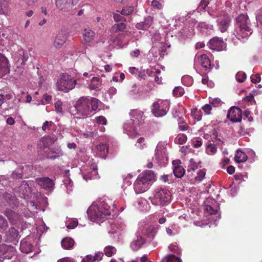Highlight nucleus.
<instances>
[{
    "label": "nucleus",
    "mask_w": 262,
    "mask_h": 262,
    "mask_svg": "<svg viewBox=\"0 0 262 262\" xmlns=\"http://www.w3.org/2000/svg\"><path fill=\"white\" fill-rule=\"evenodd\" d=\"M116 205L112 199L103 196L90 206L87 211L88 217L91 221L100 224L114 211Z\"/></svg>",
    "instance_id": "nucleus-1"
},
{
    "label": "nucleus",
    "mask_w": 262,
    "mask_h": 262,
    "mask_svg": "<svg viewBox=\"0 0 262 262\" xmlns=\"http://www.w3.org/2000/svg\"><path fill=\"white\" fill-rule=\"evenodd\" d=\"M100 102L95 98L82 97L77 102L75 106L76 113L74 115L77 118H85L91 113L97 110Z\"/></svg>",
    "instance_id": "nucleus-2"
},
{
    "label": "nucleus",
    "mask_w": 262,
    "mask_h": 262,
    "mask_svg": "<svg viewBox=\"0 0 262 262\" xmlns=\"http://www.w3.org/2000/svg\"><path fill=\"white\" fill-rule=\"evenodd\" d=\"M158 229L154 226L140 227L136 233L135 238L130 243V248L134 251L140 249L146 242L150 241L155 236Z\"/></svg>",
    "instance_id": "nucleus-3"
},
{
    "label": "nucleus",
    "mask_w": 262,
    "mask_h": 262,
    "mask_svg": "<svg viewBox=\"0 0 262 262\" xmlns=\"http://www.w3.org/2000/svg\"><path fill=\"white\" fill-rule=\"evenodd\" d=\"M252 33L247 14H242L236 18L234 35L237 39L244 42Z\"/></svg>",
    "instance_id": "nucleus-4"
},
{
    "label": "nucleus",
    "mask_w": 262,
    "mask_h": 262,
    "mask_svg": "<svg viewBox=\"0 0 262 262\" xmlns=\"http://www.w3.org/2000/svg\"><path fill=\"white\" fill-rule=\"evenodd\" d=\"M156 181V176L152 170H146L140 174L134 184L136 193L139 194L147 191Z\"/></svg>",
    "instance_id": "nucleus-5"
},
{
    "label": "nucleus",
    "mask_w": 262,
    "mask_h": 262,
    "mask_svg": "<svg viewBox=\"0 0 262 262\" xmlns=\"http://www.w3.org/2000/svg\"><path fill=\"white\" fill-rule=\"evenodd\" d=\"M171 198V194L169 190L166 187L158 186L153 190L148 200L154 205L164 206L170 202Z\"/></svg>",
    "instance_id": "nucleus-6"
},
{
    "label": "nucleus",
    "mask_w": 262,
    "mask_h": 262,
    "mask_svg": "<svg viewBox=\"0 0 262 262\" xmlns=\"http://www.w3.org/2000/svg\"><path fill=\"white\" fill-rule=\"evenodd\" d=\"M194 68L201 76L206 75L212 69L210 60L206 54L195 56Z\"/></svg>",
    "instance_id": "nucleus-7"
},
{
    "label": "nucleus",
    "mask_w": 262,
    "mask_h": 262,
    "mask_svg": "<svg viewBox=\"0 0 262 262\" xmlns=\"http://www.w3.org/2000/svg\"><path fill=\"white\" fill-rule=\"evenodd\" d=\"M76 84V81L71 75L63 73L56 84L58 90L67 93L73 90Z\"/></svg>",
    "instance_id": "nucleus-8"
},
{
    "label": "nucleus",
    "mask_w": 262,
    "mask_h": 262,
    "mask_svg": "<svg viewBox=\"0 0 262 262\" xmlns=\"http://www.w3.org/2000/svg\"><path fill=\"white\" fill-rule=\"evenodd\" d=\"M170 106V102L167 100H159L152 105L151 112L156 117L165 116Z\"/></svg>",
    "instance_id": "nucleus-9"
},
{
    "label": "nucleus",
    "mask_w": 262,
    "mask_h": 262,
    "mask_svg": "<svg viewBox=\"0 0 262 262\" xmlns=\"http://www.w3.org/2000/svg\"><path fill=\"white\" fill-rule=\"evenodd\" d=\"M108 232L114 238H118L126 227V225L121 220L108 221Z\"/></svg>",
    "instance_id": "nucleus-10"
},
{
    "label": "nucleus",
    "mask_w": 262,
    "mask_h": 262,
    "mask_svg": "<svg viewBox=\"0 0 262 262\" xmlns=\"http://www.w3.org/2000/svg\"><path fill=\"white\" fill-rule=\"evenodd\" d=\"M166 146V145L164 143H159L155 150L156 160L157 163L161 166L165 165L168 161Z\"/></svg>",
    "instance_id": "nucleus-11"
},
{
    "label": "nucleus",
    "mask_w": 262,
    "mask_h": 262,
    "mask_svg": "<svg viewBox=\"0 0 262 262\" xmlns=\"http://www.w3.org/2000/svg\"><path fill=\"white\" fill-rule=\"evenodd\" d=\"M124 132L129 137L134 138L139 133L140 127L135 124L133 120H128L123 124Z\"/></svg>",
    "instance_id": "nucleus-12"
},
{
    "label": "nucleus",
    "mask_w": 262,
    "mask_h": 262,
    "mask_svg": "<svg viewBox=\"0 0 262 262\" xmlns=\"http://www.w3.org/2000/svg\"><path fill=\"white\" fill-rule=\"evenodd\" d=\"M32 182L23 181L19 187L18 191L24 199L31 198L32 195H35V193H32Z\"/></svg>",
    "instance_id": "nucleus-13"
},
{
    "label": "nucleus",
    "mask_w": 262,
    "mask_h": 262,
    "mask_svg": "<svg viewBox=\"0 0 262 262\" xmlns=\"http://www.w3.org/2000/svg\"><path fill=\"white\" fill-rule=\"evenodd\" d=\"M204 209L210 214H217L219 210V204L212 198H208L204 202Z\"/></svg>",
    "instance_id": "nucleus-14"
},
{
    "label": "nucleus",
    "mask_w": 262,
    "mask_h": 262,
    "mask_svg": "<svg viewBox=\"0 0 262 262\" xmlns=\"http://www.w3.org/2000/svg\"><path fill=\"white\" fill-rule=\"evenodd\" d=\"M130 119L137 125L140 127V125L144 122L145 116L142 111L138 109H133L130 110L129 113Z\"/></svg>",
    "instance_id": "nucleus-15"
},
{
    "label": "nucleus",
    "mask_w": 262,
    "mask_h": 262,
    "mask_svg": "<svg viewBox=\"0 0 262 262\" xmlns=\"http://www.w3.org/2000/svg\"><path fill=\"white\" fill-rule=\"evenodd\" d=\"M231 19L227 14L220 17L216 20L219 30L222 33L226 32L231 24Z\"/></svg>",
    "instance_id": "nucleus-16"
},
{
    "label": "nucleus",
    "mask_w": 262,
    "mask_h": 262,
    "mask_svg": "<svg viewBox=\"0 0 262 262\" xmlns=\"http://www.w3.org/2000/svg\"><path fill=\"white\" fill-rule=\"evenodd\" d=\"M209 47L213 50L217 51H222L226 48V43L224 42L222 38L215 37L211 39L208 43Z\"/></svg>",
    "instance_id": "nucleus-17"
},
{
    "label": "nucleus",
    "mask_w": 262,
    "mask_h": 262,
    "mask_svg": "<svg viewBox=\"0 0 262 262\" xmlns=\"http://www.w3.org/2000/svg\"><path fill=\"white\" fill-rule=\"evenodd\" d=\"M36 183L42 188L51 191L53 189L54 183L53 181L49 177H41L35 179Z\"/></svg>",
    "instance_id": "nucleus-18"
},
{
    "label": "nucleus",
    "mask_w": 262,
    "mask_h": 262,
    "mask_svg": "<svg viewBox=\"0 0 262 262\" xmlns=\"http://www.w3.org/2000/svg\"><path fill=\"white\" fill-rule=\"evenodd\" d=\"M227 118L232 122H240L242 118L241 110L235 107H231L228 111Z\"/></svg>",
    "instance_id": "nucleus-19"
},
{
    "label": "nucleus",
    "mask_w": 262,
    "mask_h": 262,
    "mask_svg": "<svg viewBox=\"0 0 262 262\" xmlns=\"http://www.w3.org/2000/svg\"><path fill=\"white\" fill-rule=\"evenodd\" d=\"M15 253V249L13 247L3 246L0 247V258L11 259Z\"/></svg>",
    "instance_id": "nucleus-20"
},
{
    "label": "nucleus",
    "mask_w": 262,
    "mask_h": 262,
    "mask_svg": "<svg viewBox=\"0 0 262 262\" xmlns=\"http://www.w3.org/2000/svg\"><path fill=\"white\" fill-rule=\"evenodd\" d=\"M19 236L18 231L14 227L10 228L6 232L5 238L6 242H17Z\"/></svg>",
    "instance_id": "nucleus-21"
},
{
    "label": "nucleus",
    "mask_w": 262,
    "mask_h": 262,
    "mask_svg": "<svg viewBox=\"0 0 262 262\" xmlns=\"http://www.w3.org/2000/svg\"><path fill=\"white\" fill-rule=\"evenodd\" d=\"M57 7L64 11H70L74 5L73 0H56Z\"/></svg>",
    "instance_id": "nucleus-22"
},
{
    "label": "nucleus",
    "mask_w": 262,
    "mask_h": 262,
    "mask_svg": "<svg viewBox=\"0 0 262 262\" xmlns=\"http://www.w3.org/2000/svg\"><path fill=\"white\" fill-rule=\"evenodd\" d=\"M67 35L64 31L61 30L56 35L53 41V46L56 48H61L67 40Z\"/></svg>",
    "instance_id": "nucleus-23"
},
{
    "label": "nucleus",
    "mask_w": 262,
    "mask_h": 262,
    "mask_svg": "<svg viewBox=\"0 0 262 262\" xmlns=\"http://www.w3.org/2000/svg\"><path fill=\"white\" fill-rule=\"evenodd\" d=\"M5 215L10 222L13 224H18L19 222H21L20 215L11 209H7L5 211Z\"/></svg>",
    "instance_id": "nucleus-24"
},
{
    "label": "nucleus",
    "mask_w": 262,
    "mask_h": 262,
    "mask_svg": "<svg viewBox=\"0 0 262 262\" xmlns=\"http://www.w3.org/2000/svg\"><path fill=\"white\" fill-rule=\"evenodd\" d=\"M193 34L194 30L192 28L185 27L178 32L177 36L183 40L192 36Z\"/></svg>",
    "instance_id": "nucleus-25"
},
{
    "label": "nucleus",
    "mask_w": 262,
    "mask_h": 262,
    "mask_svg": "<svg viewBox=\"0 0 262 262\" xmlns=\"http://www.w3.org/2000/svg\"><path fill=\"white\" fill-rule=\"evenodd\" d=\"M3 198L6 202L12 207H15L18 206V202L16 196L11 193L5 192L3 194Z\"/></svg>",
    "instance_id": "nucleus-26"
},
{
    "label": "nucleus",
    "mask_w": 262,
    "mask_h": 262,
    "mask_svg": "<svg viewBox=\"0 0 262 262\" xmlns=\"http://www.w3.org/2000/svg\"><path fill=\"white\" fill-rule=\"evenodd\" d=\"M13 45V41L5 33H3L0 36V51H4L7 49L8 47L11 46Z\"/></svg>",
    "instance_id": "nucleus-27"
},
{
    "label": "nucleus",
    "mask_w": 262,
    "mask_h": 262,
    "mask_svg": "<svg viewBox=\"0 0 262 262\" xmlns=\"http://www.w3.org/2000/svg\"><path fill=\"white\" fill-rule=\"evenodd\" d=\"M95 33L90 29H84L83 32V39L84 43L89 44L94 39Z\"/></svg>",
    "instance_id": "nucleus-28"
},
{
    "label": "nucleus",
    "mask_w": 262,
    "mask_h": 262,
    "mask_svg": "<svg viewBox=\"0 0 262 262\" xmlns=\"http://www.w3.org/2000/svg\"><path fill=\"white\" fill-rule=\"evenodd\" d=\"M152 23V18L150 16H147L144 18L143 21L139 23L136 25L137 29L139 30H146Z\"/></svg>",
    "instance_id": "nucleus-29"
},
{
    "label": "nucleus",
    "mask_w": 262,
    "mask_h": 262,
    "mask_svg": "<svg viewBox=\"0 0 262 262\" xmlns=\"http://www.w3.org/2000/svg\"><path fill=\"white\" fill-rule=\"evenodd\" d=\"M163 54L159 50V47L154 45L149 51L148 56L151 60L156 61L158 57H162Z\"/></svg>",
    "instance_id": "nucleus-30"
},
{
    "label": "nucleus",
    "mask_w": 262,
    "mask_h": 262,
    "mask_svg": "<svg viewBox=\"0 0 262 262\" xmlns=\"http://www.w3.org/2000/svg\"><path fill=\"white\" fill-rule=\"evenodd\" d=\"M20 249L23 253H29L32 250V245L30 242L23 239L20 242Z\"/></svg>",
    "instance_id": "nucleus-31"
},
{
    "label": "nucleus",
    "mask_w": 262,
    "mask_h": 262,
    "mask_svg": "<svg viewBox=\"0 0 262 262\" xmlns=\"http://www.w3.org/2000/svg\"><path fill=\"white\" fill-rule=\"evenodd\" d=\"M24 168L28 169L30 168V166L28 165L25 166V167L23 166H19L16 170L14 171L12 174L11 177L12 179H20L23 177L24 172H23V170Z\"/></svg>",
    "instance_id": "nucleus-32"
},
{
    "label": "nucleus",
    "mask_w": 262,
    "mask_h": 262,
    "mask_svg": "<svg viewBox=\"0 0 262 262\" xmlns=\"http://www.w3.org/2000/svg\"><path fill=\"white\" fill-rule=\"evenodd\" d=\"M10 0H0V15H6L9 10Z\"/></svg>",
    "instance_id": "nucleus-33"
},
{
    "label": "nucleus",
    "mask_w": 262,
    "mask_h": 262,
    "mask_svg": "<svg viewBox=\"0 0 262 262\" xmlns=\"http://www.w3.org/2000/svg\"><path fill=\"white\" fill-rule=\"evenodd\" d=\"M90 169H91L90 173L89 172L88 174H83V178L86 181L96 178L97 173V166L95 165H91Z\"/></svg>",
    "instance_id": "nucleus-34"
},
{
    "label": "nucleus",
    "mask_w": 262,
    "mask_h": 262,
    "mask_svg": "<svg viewBox=\"0 0 262 262\" xmlns=\"http://www.w3.org/2000/svg\"><path fill=\"white\" fill-rule=\"evenodd\" d=\"M141 90L136 84H134L131 90L129 92V95L134 99L138 98L141 95Z\"/></svg>",
    "instance_id": "nucleus-35"
},
{
    "label": "nucleus",
    "mask_w": 262,
    "mask_h": 262,
    "mask_svg": "<svg viewBox=\"0 0 262 262\" xmlns=\"http://www.w3.org/2000/svg\"><path fill=\"white\" fill-rule=\"evenodd\" d=\"M234 159L237 163L244 162L247 160V156L244 152L238 149L236 151Z\"/></svg>",
    "instance_id": "nucleus-36"
},
{
    "label": "nucleus",
    "mask_w": 262,
    "mask_h": 262,
    "mask_svg": "<svg viewBox=\"0 0 262 262\" xmlns=\"http://www.w3.org/2000/svg\"><path fill=\"white\" fill-rule=\"evenodd\" d=\"M18 60L22 64H24L25 62L28 59V53L22 49H19L18 50Z\"/></svg>",
    "instance_id": "nucleus-37"
},
{
    "label": "nucleus",
    "mask_w": 262,
    "mask_h": 262,
    "mask_svg": "<svg viewBox=\"0 0 262 262\" xmlns=\"http://www.w3.org/2000/svg\"><path fill=\"white\" fill-rule=\"evenodd\" d=\"M62 247L65 249H69L72 248L74 244V240L70 237H66L62 239L61 242Z\"/></svg>",
    "instance_id": "nucleus-38"
},
{
    "label": "nucleus",
    "mask_w": 262,
    "mask_h": 262,
    "mask_svg": "<svg viewBox=\"0 0 262 262\" xmlns=\"http://www.w3.org/2000/svg\"><path fill=\"white\" fill-rule=\"evenodd\" d=\"M96 149L101 156H105L108 152V146L106 144L101 143L96 146Z\"/></svg>",
    "instance_id": "nucleus-39"
},
{
    "label": "nucleus",
    "mask_w": 262,
    "mask_h": 262,
    "mask_svg": "<svg viewBox=\"0 0 262 262\" xmlns=\"http://www.w3.org/2000/svg\"><path fill=\"white\" fill-rule=\"evenodd\" d=\"M116 248L112 246H107L104 249V253L107 257H111L116 253Z\"/></svg>",
    "instance_id": "nucleus-40"
},
{
    "label": "nucleus",
    "mask_w": 262,
    "mask_h": 262,
    "mask_svg": "<svg viewBox=\"0 0 262 262\" xmlns=\"http://www.w3.org/2000/svg\"><path fill=\"white\" fill-rule=\"evenodd\" d=\"M64 185L67 188V192L70 193L72 191L73 182L69 177H65L64 179Z\"/></svg>",
    "instance_id": "nucleus-41"
},
{
    "label": "nucleus",
    "mask_w": 262,
    "mask_h": 262,
    "mask_svg": "<svg viewBox=\"0 0 262 262\" xmlns=\"http://www.w3.org/2000/svg\"><path fill=\"white\" fill-rule=\"evenodd\" d=\"M8 60L3 54L0 53V69L5 71L8 68Z\"/></svg>",
    "instance_id": "nucleus-42"
},
{
    "label": "nucleus",
    "mask_w": 262,
    "mask_h": 262,
    "mask_svg": "<svg viewBox=\"0 0 262 262\" xmlns=\"http://www.w3.org/2000/svg\"><path fill=\"white\" fill-rule=\"evenodd\" d=\"M198 27L200 29V31L203 33L205 32V30L210 32V31L213 30V25L207 24L204 22L200 23L198 24Z\"/></svg>",
    "instance_id": "nucleus-43"
},
{
    "label": "nucleus",
    "mask_w": 262,
    "mask_h": 262,
    "mask_svg": "<svg viewBox=\"0 0 262 262\" xmlns=\"http://www.w3.org/2000/svg\"><path fill=\"white\" fill-rule=\"evenodd\" d=\"M257 27L258 31L262 37V9L256 15Z\"/></svg>",
    "instance_id": "nucleus-44"
},
{
    "label": "nucleus",
    "mask_w": 262,
    "mask_h": 262,
    "mask_svg": "<svg viewBox=\"0 0 262 262\" xmlns=\"http://www.w3.org/2000/svg\"><path fill=\"white\" fill-rule=\"evenodd\" d=\"M101 85L99 79L97 77H93L90 84V88L92 90L99 89Z\"/></svg>",
    "instance_id": "nucleus-45"
},
{
    "label": "nucleus",
    "mask_w": 262,
    "mask_h": 262,
    "mask_svg": "<svg viewBox=\"0 0 262 262\" xmlns=\"http://www.w3.org/2000/svg\"><path fill=\"white\" fill-rule=\"evenodd\" d=\"M161 262H182V260L173 254H170L164 257Z\"/></svg>",
    "instance_id": "nucleus-46"
},
{
    "label": "nucleus",
    "mask_w": 262,
    "mask_h": 262,
    "mask_svg": "<svg viewBox=\"0 0 262 262\" xmlns=\"http://www.w3.org/2000/svg\"><path fill=\"white\" fill-rule=\"evenodd\" d=\"M173 172L176 177L178 178H181L185 174V170L183 166H181L177 168H173Z\"/></svg>",
    "instance_id": "nucleus-47"
},
{
    "label": "nucleus",
    "mask_w": 262,
    "mask_h": 262,
    "mask_svg": "<svg viewBox=\"0 0 262 262\" xmlns=\"http://www.w3.org/2000/svg\"><path fill=\"white\" fill-rule=\"evenodd\" d=\"M126 28L125 24L121 21L120 23L116 24L113 26L112 29V31L114 32L122 31Z\"/></svg>",
    "instance_id": "nucleus-48"
},
{
    "label": "nucleus",
    "mask_w": 262,
    "mask_h": 262,
    "mask_svg": "<svg viewBox=\"0 0 262 262\" xmlns=\"http://www.w3.org/2000/svg\"><path fill=\"white\" fill-rule=\"evenodd\" d=\"M181 80L183 84L187 86H190L193 83V79L189 75L183 76Z\"/></svg>",
    "instance_id": "nucleus-49"
},
{
    "label": "nucleus",
    "mask_w": 262,
    "mask_h": 262,
    "mask_svg": "<svg viewBox=\"0 0 262 262\" xmlns=\"http://www.w3.org/2000/svg\"><path fill=\"white\" fill-rule=\"evenodd\" d=\"M206 153L209 155H213L217 151V148L214 144H209L206 147Z\"/></svg>",
    "instance_id": "nucleus-50"
},
{
    "label": "nucleus",
    "mask_w": 262,
    "mask_h": 262,
    "mask_svg": "<svg viewBox=\"0 0 262 262\" xmlns=\"http://www.w3.org/2000/svg\"><path fill=\"white\" fill-rule=\"evenodd\" d=\"M187 140V136L184 134H179L174 139V142L179 144H184Z\"/></svg>",
    "instance_id": "nucleus-51"
},
{
    "label": "nucleus",
    "mask_w": 262,
    "mask_h": 262,
    "mask_svg": "<svg viewBox=\"0 0 262 262\" xmlns=\"http://www.w3.org/2000/svg\"><path fill=\"white\" fill-rule=\"evenodd\" d=\"M155 45L159 47V50L163 54L166 49L170 47V45L165 42H155Z\"/></svg>",
    "instance_id": "nucleus-52"
},
{
    "label": "nucleus",
    "mask_w": 262,
    "mask_h": 262,
    "mask_svg": "<svg viewBox=\"0 0 262 262\" xmlns=\"http://www.w3.org/2000/svg\"><path fill=\"white\" fill-rule=\"evenodd\" d=\"M206 175V172L204 170H200L197 172V175L195 178V182L200 183L202 182L205 178Z\"/></svg>",
    "instance_id": "nucleus-53"
},
{
    "label": "nucleus",
    "mask_w": 262,
    "mask_h": 262,
    "mask_svg": "<svg viewBox=\"0 0 262 262\" xmlns=\"http://www.w3.org/2000/svg\"><path fill=\"white\" fill-rule=\"evenodd\" d=\"M191 114L193 117L197 121H200L202 119V114L201 110L194 108L192 111Z\"/></svg>",
    "instance_id": "nucleus-54"
},
{
    "label": "nucleus",
    "mask_w": 262,
    "mask_h": 262,
    "mask_svg": "<svg viewBox=\"0 0 262 262\" xmlns=\"http://www.w3.org/2000/svg\"><path fill=\"white\" fill-rule=\"evenodd\" d=\"M95 121L98 125H104L107 124L106 119L103 116L95 117Z\"/></svg>",
    "instance_id": "nucleus-55"
},
{
    "label": "nucleus",
    "mask_w": 262,
    "mask_h": 262,
    "mask_svg": "<svg viewBox=\"0 0 262 262\" xmlns=\"http://www.w3.org/2000/svg\"><path fill=\"white\" fill-rule=\"evenodd\" d=\"M121 15L120 11L117 10V13H113V18L114 20L116 22L126 21V18Z\"/></svg>",
    "instance_id": "nucleus-56"
},
{
    "label": "nucleus",
    "mask_w": 262,
    "mask_h": 262,
    "mask_svg": "<svg viewBox=\"0 0 262 262\" xmlns=\"http://www.w3.org/2000/svg\"><path fill=\"white\" fill-rule=\"evenodd\" d=\"M184 93V90L181 86L175 87L173 90V94L176 97L182 96Z\"/></svg>",
    "instance_id": "nucleus-57"
},
{
    "label": "nucleus",
    "mask_w": 262,
    "mask_h": 262,
    "mask_svg": "<svg viewBox=\"0 0 262 262\" xmlns=\"http://www.w3.org/2000/svg\"><path fill=\"white\" fill-rule=\"evenodd\" d=\"M198 168V164L194 161L193 159L189 160V164L188 166L187 171L188 172L191 171H194Z\"/></svg>",
    "instance_id": "nucleus-58"
},
{
    "label": "nucleus",
    "mask_w": 262,
    "mask_h": 262,
    "mask_svg": "<svg viewBox=\"0 0 262 262\" xmlns=\"http://www.w3.org/2000/svg\"><path fill=\"white\" fill-rule=\"evenodd\" d=\"M246 74L243 72H238L235 75V78L238 82H243L246 78Z\"/></svg>",
    "instance_id": "nucleus-59"
},
{
    "label": "nucleus",
    "mask_w": 262,
    "mask_h": 262,
    "mask_svg": "<svg viewBox=\"0 0 262 262\" xmlns=\"http://www.w3.org/2000/svg\"><path fill=\"white\" fill-rule=\"evenodd\" d=\"M169 249L177 254H180L181 252V250L180 248L178 246L177 243H172L170 244L169 247Z\"/></svg>",
    "instance_id": "nucleus-60"
},
{
    "label": "nucleus",
    "mask_w": 262,
    "mask_h": 262,
    "mask_svg": "<svg viewBox=\"0 0 262 262\" xmlns=\"http://www.w3.org/2000/svg\"><path fill=\"white\" fill-rule=\"evenodd\" d=\"M134 10L133 6L124 7L120 11V13L123 15H128Z\"/></svg>",
    "instance_id": "nucleus-61"
},
{
    "label": "nucleus",
    "mask_w": 262,
    "mask_h": 262,
    "mask_svg": "<svg viewBox=\"0 0 262 262\" xmlns=\"http://www.w3.org/2000/svg\"><path fill=\"white\" fill-rule=\"evenodd\" d=\"M78 222L76 219H70L66 222L67 227L68 229H73L77 226Z\"/></svg>",
    "instance_id": "nucleus-62"
},
{
    "label": "nucleus",
    "mask_w": 262,
    "mask_h": 262,
    "mask_svg": "<svg viewBox=\"0 0 262 262\" xmlns=\"http://www.w3.org/2000/svg\"><path fill=\"white\" fill-rule=\"evenodd\" d=\"M183 112V108L180 106H177L175 108H173L172 110V114L173 117L174 118H177L181 114H182Z\"/></svg>",
    "instance_id": "nucleus-63"
},
{
    "label": "nucleus",
    "mask_w": 262,
    "mask_h": 262,
    "mask_svg": "<svg viewBox=\"0 0 262 262\" xmlns=\"http://www.w3.org/2000/svg\"><path fill=\"white\" fill-rule=\"evenodd\" d=\"M51 99H52L51 96L48 95L47 94H44L42 96L41 100V104H43V105L49 104L51 101Z\"/></svg>",
    "instance_id": "nucleus-64"
}]
</instances>
